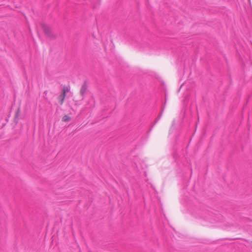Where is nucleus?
<instances>
[{"label":"nucleus","instance_id":"obj_3","mask_svg":"<svg viewBox=\"0 0 252 252\" xmlns=\"http://www.w3.org/2000/svg\"><path fill=\"white\" fill-rule=\"evenodd\" d=\"M70 91V87L64 86L63 88V92L62 94H64L66 95V94L69 92Z\"/></svg>","mask_w":252,"mask_h":252},{"label":"nucleus","instance_id":"obj_4","mask_svg":"<svg viewBox=\"0 0 252 252\" xmlns=\"http://www.w3.org/2000/svg\"><path fill=\"white\" fill-rule=\"evenodd\" d=\"M71 118L70 116L65 115H64L62 118V121L64 122H68L71 120Z\"/></svg>","mask_w":252,"mask_h":252},{"label":"nucleus","instance_id":"obj_5","mask_svg":"<svg viewBox=\"0 0 252 252\" xmlns=\"http://www.w3.org/2000/svg\"><path fill=\"white\" fill-rule=\"evenodd\" d=\"M86 92V88L85 87H82L80 90V94L81 95H84Z\"/></svg>","mask_w":252,"mask_h":252},{"label":"nucleus","instance_id":"obj_1","mask_svg":"<svg viewBox=\"0 0 252 252\" xmlns=\"http://www.w3.org/2000/svg\"><path fill=\"white\" fill-rule=\"evenodd\" d=\"M44 32L45 34L50 38L56 37V35H55V34L49 28H45L44 29Z\"/></svg>","mask_w":252,"mask_h":252},{"label":"nucleus","instance_id":"obj_2","mask_svg":"<svg viewBox=\"0 0 252 252\" xmlns=\"http://www.w3.org/2000/svg\"><path fill=\"white\" fill-rule=\"evenodd\" d=\"M65 96H66L65 95H64V94H62L58 97V99L59 100V102H60V104L61 105H63V103L64 102V99L65 98Z\"/></svg>","mask_w":252,"mask_h":252}]
</instances>
